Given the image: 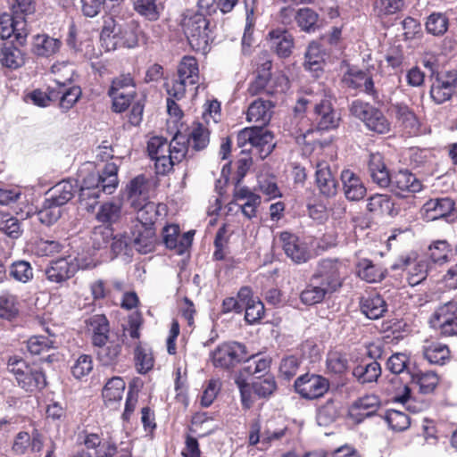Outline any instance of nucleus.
Masks as SVG:
<instances>
[{
	"instance_id": "obj_1",
	"label": "nucleus",
	"mask_w": 457,
	"mask_h": 457,
	"mask_svg": "<svg viewBox=\"0 0 457 457\" xmlns=\"http://www.w3.org/2000/svg\"><path fill=\"white\" fill-rule=\"evenodd\" d=\"M78 177L80 182L79 203L87 212H92L101 193L111 195L117 188L118 166L108 162L100 172L93 162H86L79 168Z\"/></svg>"
},
{
	"instance_id": "obj_2",
	"label": "nucleus",
	"mask_w": 457,
	"mask_h": 457,
	"mask_svg": "<svg viewBox=\"0 0 457 457\" xmlns=\"http://www.w3.org/2000/svg\"><path fill=\"white\" fill-rule=\"evenodd\" d=\"M147 153L154 163L156 173L165 175L185 158L187 153V138L180 132L170 142L163 137H152L147 142Z\"/></svg>"
},
{
	"instance_id": "obj_3",
	"label": "nucleus",
	"mask_w": 457,
	"mask_h": 457,
	"mask_svg": "<svg viewBox=\"0 0 457 457\" xmlns=\"http://www.w3.org/2000/svg\"><path fill=\"white\" fill-rule=\"evenodd\" d=\"M337 99L331 89L318 85L313 100L301 98L297 102L295 111H303L308 104H313L315 120L319 130L337 129L341 121L339 112L335 108Z\"/></svg>"
},
{
	"instance_id": "obj_4",
	"label": "nucleus",
	"mask_w": 457,
	"mask_h": 457,
	"mask_svg": "<svg viewBox=\"0 0 457 457\" xmlns=\"http://www.w3.org/2000/svg\"><path fill=\"white\" fill-rule=\"evenodd\" d=\"M184 34L191 48L202 54H206L212 41L210 21L204 13L187 11L181 23Z\"/></svg>"
},
{
	"instance_id": "obj_5",
	"label": "nucleus",
	"mask_w": 457,
	"mask_h": 457,
	"mask_svg": "<svg viewBox=\"0 0 457 457\" xmlns=\"http://www.w3.org/2000/svg\"><path fill=\"white\" fill-rule=\"evenodd\" d=\"M100 40L106 51H113L118 47L133 48L138 41L133 25L118 23L112 17L104 19Z\"/></svg>"
},
{
	"instance_id": "obj_6",
	"label": "nucleus",
	"mask_w": 457,
	"mask_h": 457,
	"mask_svg": "<svg viewBox=\"0 0 457 457\" xmlns=\"http://www.w3.org/2000/svg\"><path fill=\"white\" fill-rule=\"evenodd\" d=\"M237 145L244 152L256 151L261 159L266 158L274 149V136L266 128L255 126L240 130L237 137Z\"/></svg>"
},
{
	"instance_id": "obj_7",
	"label": "nucleus",
	"mask_w": 457,
	"mask_h": 457,
	"mask_svg": "<svg viewBox=\"0 0 457 457\" xmlns=\"http://www.w3.org/2000/svg\"><path fill=\"white\" fill-rule=\"evenodd\" d=\"M351 115L361 120L366 128L378 134H386L391 124L381 110L369 103L354 100L349 106Z\"/></svg>"
},
{
	"instance_id": "obj_8",
	"label": "nucleus",
	"mask_w": 457,
	"mask_h": 457,
	"mask_svg": "<svg viewBox=\"0 0 457 457\" xmlns=\"http://www.w3.org/2000/svg\"><path fill=\"white\" fill-rule=\"evenodd\" d=\"M9 370L13 374L18 386L27 392L41 390L46 386V377L41 369L29 365L22 360L10 362Z\"/></svg>"
},
{
	"instance_id": "obj_9",
	"label": "nucleus",
	"mask_w": 457,
	"mask_h": 457,
	"mask_svg": "<svg viewBox=\"0 0 457 457\" xmlns=\"http://www.w3.org/2000/svg\"><path fill=\"white\" fill-rule=\"evenodd\" d=\"M345 275V264L337 259H322L312 275L332 294L343 285Z\"/></svg>"
},
{
	"instance_id": "obj_10",
	"label": "nucleus",
	"mask_w": 457,
	"mask_h": 457,
	"mask_svg": "<svg viewBox=\"0 0 457 457\" xmlns=\"http://www.w3.org/2000/svg\"><path fill=\"white\" fill-rule=\"evenodd\" d=\"M108 94L112 100L113 111H125L136 96V84L131 75L121 74L113 79Z\"/></svg>"
},
{
	"instance_id": "obj_11",
	"label": "nucleus",
	"mask_w": 457,
	"mask_h": 457,
	"mask_svg": "<svg viewBox=\"0 0 457 457\" xmlns=\"http://www.w3.org/2000/svg\"><path fill=\"white\" fill-rule=\"evenodd\" d=\"M294 386L295 392L303 398L314 400L328 391L329 382L320 375L306 373L295 379Z\"/></svg>"
},
{
	"instance_id": "obj_12",
	"label": "nucleus",
	"mask_w": 457,
	"mask_h": 457,
	"mask_svg": "<svg viewBox=\"0 0 457 457\" xmlns=\"http://www.w3.org/2000/svg\"><path fill=\"white\" fill-rule=\"evenodd\" d=\"M215 367L228 369L246 358V348L237 342L224 343L211 353Z\"/></svg>"
},
{
	"instance_id": "obj_13",
	"label": "nucleus",
	"mask_w": 457,
	"mask_h": 457,
	"mask_svg": "<svg viewBox=\"0 0 457 457\" xmlns=\"http://www.w3.org/2000/svg\"><path fill=\"white\" fill-rule=\"evenodd\" d=\"M390 191L398 197H408L422 189L421 181L407 170L390 175Z\"/></svg>"
},
{
	"instance_id": "obj_14",
	"label": "nucleus",
	"mask_w": 457,
	"mask_h": 457,
	"mask_svg": "<svg viewBox=\"0 0 457 457\" xmlns=\"http://www.w3.org/2000/svg\"><path fill=\"white\" fill-rule=\"evenodd\" d=\"M78 270L76 259L69 256L51 261L45 269V275L49 282L62 285L72 278Z\"/></svg>"
},
{
	"instance_id": "obj_15",
	"label": "nucleus",
	"mask_w": 457,
	"mask_h": 457,
	"mask_svg": "<svg viewBox=\"0 0 457 457\" xmlns=\"http://www.w3.org/2000/svg\"><path fill=\"white\" fill-rule=\"evenodd\" d=\"M29 30L26 18L4 12L0 15V37L2 39L10 38L12 36L19 44L23 45L26 41Z\"/></svg>"
},
{
	"instance_id": "obj_16",
	"label": "nucleus",
	"mask_w": 457,
	"mask_h": 457,
	"mask_svg": "<svg viewBox=\"0 0 457 457\" xmlns=\"http://www.w3.org/2000/svg\"><path fill=\"white\" fill-rule=\"evenodd\" d=\"M279 242L286 255L295 263H304L311 258L308 245L297 236L284 231L279 235Z\"/></svg>"
},
{
	"instance_id": "obj_17",
	"label": "nucleus",
	"mask_w": 457,
	"mask_h": 457,
	"mask_svg": "<svg viewBox=\"0 0 457 457\" xmlns=\"http://www.w3.org/2000/svg\"><path fill=\"white\" fill-rule=\"evenodd\" d=\"M129 242L131 247L140 253H148L154 249L156 237L154 227H146L141 223H133L130 228Z\"/></svg>"
},
{
	"instance_id": "obj_18",
	"label": "nucleus",
	"mask_w": 457,
	"mask_h": 457,
	"mask_svg": "<svg viewBox=\"0 0 457 457\" xmlns=\"http://www.w3.org/2000/svg\"><path fill=\"white\" fill-rule=\"evenodd\" d=\"M179 232L178 225H167L162 228V240L166 247L174 249L178 254H183L191 245L194 233L188 231L180 235Z\"/></svg>"
},
{
	"instance_id": "obj_19",
	"label": "nucleus",
	"mask_w": 457,
	"mask_h": 457,
	"mask_svg": "<svg viewBox=\"0 0 457 457\" xmlns=\"http://www.w3.org/2000/svg\"><path fill=\"white\" fill-rule=\"evenodd\" d=\"M315 183L323 196L333 197L337 193V180L329 164L325 161L318 162L316 164Z\"/></svg>"
},
{
	"instance_id": "obj_20",
	"label": "nucleus",
	"mask_w": 457,
	"mask_h": 457,
	"mask_svg": "<svg viewBox=\"0 0 457 457\" xmlns=\"http://www.w3.org/2000/svg\"><path fill=\"white\" fill-rule=\"evenodd\" d=\"M455 95L450 71L437 73L432 79L430 97L436 104L448 101Z\"/></svg>"
},
{
	"instance_id": "obj_21",
	"label": "nucleus",
	"mask_w": 457,
	"mask_h": 457,
	"mask_svg": "<svg viewBox=\"0 0 457 457\" xmlns=\"http://www.w3.org/2000/svg\"><path fill=\"white\" fill-rule=\"evenodd\" d=\"M151 189V181L145 175H138L132 179L126 187V194L129 204L137 209L140 204L148 200Z\"/></svg>"
},
{
	"instance_id": "obj_22",
	"label": "nucleus",
	"mask_w": 457,
	"mask_h": 457,
	"mask_svg": "<svg viewBox=\"0 0 457 457\" xmlns=\"http://www.w3.org/2000/svg\"><path fill=\"white\" fill-rule=\"evenodd\" d=\"M340 179L346 199L359 201L365 196L367 189L358 174L345 169L341 171Z\"/></svg>"
},
{
	"instance_id": "obj_23",
	"label": "nucleus",
	"mask_w": 457,
	"mask_h": 457,
	"mask_svg": "<svg viewBox=\"0 0 457 457\" xmlns=\"http://www.w3.org/2000/svg\"><path fill=\"white\" fill-rule=\"evenodd\" d=\"M342 82L349 88L360 89L373 97H377V91L375 90L372 78L362 71L349 69L344 74Z\"/></svg>"
},
{
	"instance_id": "obj_24",
	"label": "nucleus",
	"mask_w": 457,
	"mask_h": 457,
	"mask_svg": "<svg viewBox=\"0 0 457 457\" xmlns=\"http://www.w3.org/2000/svg\"><path fill=\"white\" fill-rule=\"evenodd\" d=\"M397 124L409 135H417L420 130V121L414 112L405 104L396 103L392 105Z\"/></svg>"
},
{
	"instance_id": "obj_25",
	"label": "nucleus",
	"mask_w": 457,
	"mask_h": 457,
	"mask_svg": "<svg viewBox=\"0 0 457 457\" xmlns=\"http://www.w3.org/2000/svg\"><path fill=\"white\" fill-rule=\"evenodd\" d=\"M79 438L87 450L95 451V457H114L118 453L115 444L103 441L97 434L84 433Z\"/></svg>"
},
{
	"instance_id": "obj_26",
	"label": "nucleus",
	"mask_w": 457,
	"mask_h": 457,
	"mask_svg": "<svg viewBox=\"0 0 457 457\" xmlns=\"http://www.w3.org/2000/svg\"><path fill=\"white\" fill-rule=\"evenodd\" d=\"M368 172L373 183L380 187H387L390 184V174L379 153H371L368 160Z\"/></svg>"
},
{
	"instance_id": "obj_27",
	"label": "nucleus",
	"mask_w": 457,
	"mask_h": 457,
	"mask_svg": "<svg viewBox=\"0 0 457 457\" xmlns=\"http://www.w3.org/2000/svg\"><path fill=\"white\" fill-rule=\"evenodd\" d=\"M42 447V437L37 431L32 436L21 431L15 436L12 451L16 455H24L29 452H40Z\"/></svg>"
},
{
	"instance_id": "obj_28",
	"label": "nucleus",
	"mask_w": 457,
	"mask_h": 457,
	"mask_svg": "<svg viewBox=\"0 0 457 457\" xmlns=\"http://www.w3.org/2000/svg\"><path fill=\"white\" fill-rule=\"evenodd\" d=\"M137 219L133 223H141L146 227H154L160 216L165 215L166 206L162 204L145 201L137 209Z\"/></svg>"
},
{
	"instance_id": "obj_29",
	"label": "nucleus",
	"mask_w": 457,
	"mask_h": 457,
	"mask_svg": "<svg viewBox=\"0 0 457 457\" xmlns=\"http://www.w3.org/2000/svg\"><path fill=\"white\" fill-rule=\"evenodd\" d=\"M453 210L454 203L448 197L430 199L422 207L423 214L428 220L447 217Z\"/></svg>"
},
{
	"instance_id": "obj_30",
	"label": "nucleus",
	"mask_w": 457,
	"mask_h": 457,
	"mask_svg": "<svg viewBox=\"0 0 457 457\" xmlns=\"http://www.w3.org/2000/svg\"><path fill=\"white\" fill-rule=\"evenodd\" d=\"M78 181L66 179L57 183L50 190V196L47 197L52 203L61 207L71 201L78 192Z\"/></svg>"
},
{
	"instance_id": "obj_31",
	"label": "nucleus",
	"mask_w": 457,
	"mask_h": 457,
	"mask_svg": "<svg viewBox=\"0 0 457 457\" xmlns=\"http://www.w3.org/2000/svg\"><path fill=\"white\" fill-rule=\"evenodd\" d=\"M272 107L273 104L270 101L258 98L250 104L246 112V120L249 122L260 123L259 126L263 127L270 120Z\"/></svg>"
},
{
	"instance_id": "obj_32",
	"label": "nucleus",
	"mask_w": 457,
	"mask_h": 457,
	"mask_svg": "<svg viewBox=\"0 0 457 457\" xmlns=\"http://www.w3.org/2000/svg\"><path fill=\"white\" fill-rule=\"evenodd\" d=\"M361 312L370 320L384 316L387 311V303L380 295H369L361 298L360 303Z\"/></svg>"
},
{
	"instance_id": "obj_33",
	"label": "nucleus",
	"mask_w": 457,
	"mask_h": 457,
	"mask_svg": "<svg viewBox=\"0 0 457 457\" xmlns=\"http://www.w3.org/2000/svg\"><path fill=\"white\" fill-rule=\"evenodd\" d=\"M398 268L407 270V280L412 287L420 284L427 277L428 266L424 262H415L410 258H404L394 265V269Z\"/></svg>"
},
{
	"instance_id": "obj_34",
	"label": "nucleus",
	"mask_w": 457,
	"mask_h": 457,
	"mask_svg": "<svg viewBox=\"0 0 457 457\" xmlns=\"http://www.w3.org/2000/svg\"><path fill=\"white\" fill-rule=\"evenodd\" d=\"M367 210L377 215H388L391 217L398 214L390 195L386 194H375L368 199Z\"/></svg>"
},
{
	"instance_id": "obj_35",
	"label": "nucleus",
	"mask_w": 457,
	"mask_h": 457,
	"mask_svg": "<svg viewBox=\"0 0 457 457\" xmlns=\"http://www.w3.org/2000/svg\"><path fill=\"white\" fill-rule=\"evenodd\" d=\"M332 293L311 276L305 288L300 294V300L305 305H314L321 303L327 295Z\"/></svg>"
},
{
	"instance_id": "obj_36",
	"label": "nucleus",
	"mask_w": 457,
	"mask_h": 457,
	"mask_svg": "<svg viewBox=\"0 0 457 457\" xmlns=\"http://www.w3.org/2000/svg\"><path fill=\"white\" fill-rule=\"evenodd\" d=\"M424 357L431 364L444 365L450 359V350L439 341H425L422 346Z\"/></svg>"
},
{
	"instance_id": "obj_37",
	"label": "nucleus",
	"mask_w": 457,
	"mask_h": 457,
	"mask_svg": "<svg viewBox=\"0 0 457 457\" xmlns=\"http://www.w3.org/2000/svg\"><path fill=\"white\" fill-rule=\"evenodd\" d=\"M125 386L124 380L120 377H113L107 381L102 393L107 407L116 408L120 404Z\"/></svg>"
},
{
	"instance_id": "obj_38",
	"label": "nucleus",
	"mask_w": 457,
	"mask_h": 457,
	"mask_svg": "<svg viewBox=\"0 0 457 457\" xmlns=\"http://www.w3.org/2000/svg\"><path fill=\"white\" fill-rule=\"evenodd\" d=\"M271 47L279 57H288L294 47V38L286 30L276 29L269 33Z\"/></svg>"
},
{
	"instance_id": "obj_39",
	"label": "nucleus",
	"mask_w": 457,
	"mask_h": 457,
	"mask_svg": "<svg viewBox=\"0 0 457 457\" xmlns=\"http://www.w3.org/2000/svg\"><path fill=\"white\" fill-rule=\"evenodd\" d=\"M62 46V42L46 34H38L34 37L32 53L37 56L49 57L56 54Z\"/></svg>"
},
{
	"instance_id": "obj_40",
	"label": "nucleus",
	"mask_w": 457,
	"mask_h": 457,
	"mask_svg": "<svg viewBox=\"0 0 457 457\" xmlns=\"http://www.w3.org/2000/svg\"><path fill=\"white\" fill-rule=\"evenodd\" d=\"M88 328L92 332V343L95 346H103L108 341L109 322L104 315H94L88 320Z\"/></svg>"
},
{
	"instance_id": "obj_41",
	"label": "nucleus",
	"mask_w": 457,
	"mask_h": 457,
	"mask_svg": "<svg viewBox=\"0 0 457 457\" xmlns=\"http://www.w3.org/2000/svg\"><path fill=\"white\" fill-rule=\"evenodd\" d=\"M166 0H135V11L150 21H157L165 8Z\"/></svg>"
},
{
	"instance_id": "obj_42",
	"label": "nucleus",
	"mask_w": 457,
	"mask_h": 457,
	"mask_svg": "<svg viewBox=\"0 0 457 457\" xmlns=\"http://www.w3.org/2000/svg\"><path fill=\"white\" fill-rule=\"evenodd\" d=\"M411 382L419 386L421 394L432 393L439 383L438 375L432 370L428 371H412L411 373Z\"/></svg>"
},
{
	"instance_id": "obj_43",
	"label": "nucleus",
	"mask_w": 457,
	"mask_h": 457,
	"mask_svg": "<svg viewBox=\"0 0 457 457\" xmlns=\"http://www.w3.org/2000/svg\"><path fill=\"white\" fill-rule=\"evenodd\" d=\"M356 272L360 278L368 283L379 282L385 277L384 270L368 259L359 261L356 266Z\"/></svg>"
},
{
	"instance_id": "obj_44",
	"label": "nucleus",
	"mask_w": 457,
	"mask_h": 457,
	"mask_svg": "<svg viewBox=\"0 0 457 457\" xmlns=\"http://www.w3.org/2000/svg\"><path fill=\"white\" fill-rule=\"evenodd\" d=\"M353 376L361 384L376 382L381 375L380 364L376 361H370L366 364H360L353 368Z\"/></svg>"
},
{
	"instance_id": "obj_45",
	"label": "nucleus",
	"mask_w": 457,
	"mask_h": 457,
	"mask_svg": "<svg viewBox=\"0 0 457 457\" xmlns=\"http://www.w3.org/2000/svg\"><path fill=\"white\" fill-rule=\"evenodd\" d=\"M178 77L183 79L189 85H195L199 79L198 63L193 56H184L178 68Z\"/></svg>"
},
{
	"instance_id": "obj_46",
	"label": "nucleus",
	"mask_w": 457,
	"mask_h": 457,
	"mask_svg": "<svg viewBox=\"0 0 457 457\" xmlns=\"http://www.w3.org/2000/svg\"><path fill=\"white\" fill-rule=\"evenodd\" d=\"M184 136L187 138V146L190 145L196 151L203 150L209 144V131L201 123H194L188 136Z\"/></svg>"
},
{
	"instance_id": "obj_47",
	"label": "nucleus",
	"mask_w": 457,
	"mask_h": 457,
	"mask_svg": "<svg viewBox=\"0 0 457 457\" xmlns=\"http://www.w3.org/2000/svg\"><path fill=\"white\" fill-rule=\"evenodd\" d=\"M380 406V401L375 395H368L359 398L352 405V411L357 415L370 417L374 415Z\"/></svg>"
},
{
	"instance_id": "obj_48",
	"label": "nucleus",
	"mask_w": 457,
	"mask_h": 457,
	"mask_svg": "<svg viewBox=\"0 0 457 457\" xmlns=\"http://www.w3.org/2000/svg\"><path fill=\"white\" fill-rule=\"evenodd\" d=\"M426 31L433 36H443L449 28V19L444 12H434L428 16L425 22Z\"/></svg>"
},
{
	"instance_id": "obj_49",
	"label": "nucleus",
	"mask_w": 457,
	"mask_h": 457,
	"mask_svg": "<svg viewBox=\"0 0 457 457\" xmlns=\"http://www.w3.org/2000/svg\"><path fill=\"white\" fill-rule=\"evenodd\" d=\"M123 340L110 341L108 345L98 346L97 357L103 365L109 366L116 363L121 352Z\"/></svg>"
},
{
	"instance_id": "obj_50",
	"label": "nucleus",
	"mask_w": 457,
	"mask_h": 457,
	"mask_svg": "<svg viewBox=\"0 0 457 457\" xmlns=\"http://www.w3.org/2000/svg\"><path fill=\"white\" fill-rule=\"evenodd\" d=\"M295 19L298 27L303 31L311 33L318 29L319 15L314 10L309 7L299 9Z\"/></svg>"
},
{
	"instance_id": "obj_51",
	"label": "nucleus",
	"mask_w": 457,
	"mask_h": 457,
	"mask_svg": "<svg viewBox=\"0 0 457 457\" xmlns=\"http://www.w3.org/2000/svg\"><path fill=\"white\" fill-rule=\"evenodd\" d=\"M327 370L329 373L341 375L349 369V359L346 353L334 351L329 352L326 360Z\"/></svg>"
},
{
	"instance_id": "obj_52",
	"label": "nucleus",
	"mask_w": 457,
	"mask_h": 457,
	"mask_svg": "<svg viewBox=\"0 0 457 457\" xmlns=\"http://www.w3.org/2000/svg\"><path fill=\"white\" fill-rule=\"evenodd\" d=\"M18 298L16 295L4 292L0 295V318L12 320L19 313Z\"/></svg>"
},
{
	"instance_id": "obj_53",
	"label": "nucleus",
	"mask_w": 457,
	"mask_h": 457,
	"mask_svg": "<svg viewBox=\"0 0 457 457\" xmlns=\"http://www.w3.org/2000/svg\"><path fill=\"white\" fill-rule=\"evenodd\" d=\"M55 95H58L57 100H59L61 108L69 110L79 99L81 90L79 87L66 88V85L64 87L59 85L57 88H55Z\"/></svg>"
},
{
	"instance_id": "obj_54",
	"label": "nucleus",
	"mask_w": 457,
	"mask_h": 457,
	"mask_svg": "<svg viewBox=\"0 0 457 457\" xmlns=\"http://www.w3.org/2000/svg\"><path fill=\"white\" fill-rule=\"evenodd\" d=\"M325 53L321 49L320 44L312 42L305 53L304 66L310 71H317L321 69V64L324 62Z\"/></svg>"
},
{
	"instance_id": "obj_55",
	"label": "nucleus",
	"mask_w": 457,
	"mask_h": 457,
	"mask_svg": "<svg viewBox=\"0 0 457 457\" xmlns=\"http://www.w3.org/2000/svg\"><path fill=\"white\" fill-rule=\"evenodd\" d=\"M61 215V206L52 203L48 198H46L42 208L37 212L39 221L46 226L56 222Z\"/></svg>"
},
{
	"instance_id": "obj_56",
	"label": "nucleus",
	"mask_w": 457,
	"mask_h": 457,
	"mask_svg": "<svg viewBox=\"0 0 457 457\" xmlns=\"http://www.w3.org/2000/svg\"><path fill=\"white\" fill-rule=\"evenodd\" d=\"M0 62L8 68L16 69L23 63L20 49L13 46H4L0 48Z\"/></svg>"
},
{
	"instance_id": "obj_57",
	"label": "nucleus",
	"mask_w": 457,
	"mask_h": 457,
	"mask_svg": "<svg viewBox=\"0 0 457 457\" xmlns=\"http://www.w3.org/2000/svg\"><path fill=\"white\" fill-rule=\"evenodd\" d=\"M120 205L115 203H105L101 205L96 214V219L104 224H112L119 220L120 217Z\"/></svg>"
},
{
	"instance_id": "obj_58",
	"label": "nucleus",
	"mask_w": 457,
	"mask_h": 457,
	"mask_svg": "<svg viewBox=\"0 0 457 457\" xmlns=\"http://www.w3.org/2000/svg\"><path fill=\"white\" fill-rule=\"evenodd\" d=\"M9 273L13 279L21 283H28L33 278V269L26 261H17L12 263Z\"/></svg>"
},
{
	"instance_id": "obj_59",
	"label": "nucleus",
	"mask_w": 457,
	"mask_h": 457,
	"mask_svg": "<svg viewBox=\"0 0 457 457\" xmlns=\"http://www.w3.org/2000/svg\"><path fill=\"white\" fill-rule=\"evenodd\" d=\"M53 337L54 336H51V337L45 336L31 337L27 342L28 351L31 354H40L47 352L49 349L54 347L55 341Z\"/></svg>"
},
{
	"instance_id": "obj_60",
	"label": "nucleus",
	"mask_w": 457,
	"mask_h": 457,
	"mask_svg": "<svg viewBox=\"0 0 457 457\" xmlns=\"http://www.w3.org/2000/svg\"><path fill=\"white\" fill-rule=\"evenodd\" d=\"M257 380L252 382L253 392L260 397H268L277 389L275 378L268 375L261 379V376L256 377Z\"/></svg>"
},
{
	"instance_id": "obj_61",
	"label": "nucleus",
	"mask_w": 457,
	"mask_h": 457,
	"mask_svg": "<svg viewBox=\"0 0 457 457\" xmlns=\"http://www.w3.org/2000/svg\"><path fill=\"white\" fill-rule=\"evenodd\" d=\"M409 363L410 358L406 353H395L387 359L386 369L394 374L407 371L411 375L412 371L410 370Z\"/></svg>"
},
{
	"instance_id": "obj_62",
	"label": "nucleus",
	"mask_w": 457,
	"mask_h": 457,
	"mask_svg": "<svg viewBox=\"0 0 457 457\" xmlns=\"http://www.w3.org/2000/svg\"><path fill=\"white\" fill-rule=\"evenodd\" d=\"M338 416L337 408L333 400H328L324 405L319 408L317 421L320 426H328Z\"/></svg>"
},
{
	"instance_id": "obj_63",
	"label": "nucleus",
	"mask_w": 457,
	"mask_h": 457,
	"mask_svg": "<svg viewBox=\"0 0 457 457\" xmlns=\"http://www.w3.org/2000/svg\"><path fill=\"white\" fill-rule=\"evenodd\" d=\"M386 420L389 427L396 431L404 430L410 426L408 415L396 410H389L386 412Z\"/></svg>"
},
{
	"instance_id": "obj_64",
	"label": "nucleus",
	"mask_w": 457,
	"mask_h": 457,
	"mask_svg": "<svg viewBox=\"0 0 457 457\" xmlns=\"http://www.w3.org/2000/svg\"><path fill=\"white\" fill-rule=\"evenodd\" d=\"M93 370L92 357L87 354H81L71 366V373L74 378L80 379L87 376Z\"/></svg>"
}]
</instances>
